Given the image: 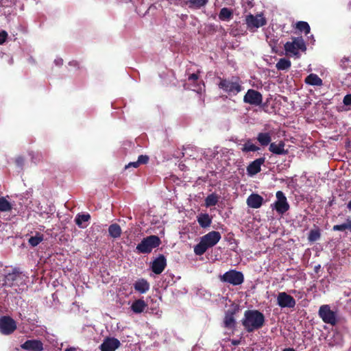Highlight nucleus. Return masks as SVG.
<instances>
[{
	"instance_id": "1",
	"label": "nucleus",
	"mask_w": 351,
	"mask_h": 351,
	"mask_svg": "<svg viewBox=\"0 0 351 351\" xmlns=\"http://www.w3.org/2000/svg\"><path fill=\"white\" fill-rule=\"evenodd\" d=\"M265 323L263 313L258 310H247L244 313L241 324L247 332H253L261 329Z\"/></svg>"
},
{
	"instance_id": "2",
	"label": "nucleus",
	"mask_w": 351,
	"mask_h": 351,
	"mask_svg": "<svg viewBox=\"0 0 351 351\" xmlns=\"http://www.w3.org/2000/svg\"><path fill=\"white\" fill-rule=\"evenodd\" d=\"M29 277L19 267H6L2 285H25Z\"/></svg>"
},
{
	"instance_id": "3",
	"label": "nucleus",
	"mask_w": 351,
	"mask_h": 351,
	"mask_svg": "<svg viewBox=\"0 0 351 351\" xmlns=\"http://www.w3.org/2000/svg\"><path fill=\"white\" fill-rule=\"evenodd\" d=\"M220 232L213 230L204 235L195 247L194 252L196 255L201 256L204 254L208 248L215 246L221 239Z\"/></svg>"
},
{
	"instance_id": "4",
	"label": "nucleus",
	"mask_w": 351,
	"mask_h": 351,
	"mask_svg": "<svg viewBox=\"0 0 351 351\" xmlns=\"http://www.w3.org/2000/svg\"><path fill=\"white\" fill-rule=\"evenodd\" d=\"M219 80L218 87L229 96H235L243 89L241 80L237 76L219 77Z\"/></svg>"
},
{
	"instance_id": "5",
	"label": "nucleus",
	"mask_w": 351,
	"mask_h": 351,
	"mask_svg": "<svg viewBox=\"0 0 351 351\" xmlns=\"http://www.w3.org/2000/svg\"><path fill=\"white\" fill-rule=\"evenodd\" d=\"M161 243L160 238L156 235H150L144 238L139 243L136 250L138 253L149 254L153 249L158 247Z\"/></svg>"
},
{
	"instance_id": "6",
	"label": "nucleus",
	"mask_w": 351,
	"mask_h": 351,
	"mask_svg": "<svg viewBox=\"0 0 351 351\" xmlns=\"http://www.w3.org/2000/svg\"><path fill=\"white\" fill-rule=\"evenodd\" d=\"M219 278L221 282L232 285H241L244 281L243 274L235 269H230Z\"/></svg>"
},
{
	"instance_id": "7",
	"label": "nucleus",
	"mask_w": 351,
	"mask_h": 351,
	"mask_svg": "<svg viewBox=\"0 0 351 351\" xmlns=\"http://www.w3.org/2000/svg\"><path fill=\"white\" fill-rule=\"evenodd\" d=\"M284 47L287 53L293 54L296 56H299V50L302 51L306 50L305 43L302 37L293 38L292 41L287 42Z\"/></svg>"
},
{
	"instance_id": "8",
	"label": "nucleus",
	"mask_w": 351,
	"mask_h": 351,
	"mask_svg": "<svg viewBox=\"0 0 351 351\" xmlns=\"http://www.w3.org/2000/svg\"><path fill=\"white\" fill-rule=\"evenodd\" d=\"M245 23L250 31L254 32L255 29L265 25L267 20L263 14H258L255 16L250 14L245 17Z\"/></svg>"
},
{
	"instance_id": "9",
	"label": "nucleus",
	"mask_w": 351,
	"mask_h": 351,
	"mask_svg": "<svg viewBox=\"0 0 351 351\" xmlns=\"http://www.w3.org/2000/svg\"><path fill=\"white\" fill-rule=\"evenodd\" d=\"M276 197L277 199L271 206L273 207L279 215H283L290 208L287 197L285 193L281 191L276 192Z\"/></svg>"
},
{
	"instance_id": "10",
	"label": "nucleus",
	"mask_w": 351,
	"mask_h": 351,
	"mask_svg": "<svg viewBox=\"0 0 351 351\" xmlns=\"http://www.w3.org/2000/svg\"><path fill=\"white\" fill-rule=\"evenodd\" d=\"M318 315L326 324H330L331 326H335L337 323L335 312L332 311L327 304L322 305L319 307Z\"/></svg>"
},
{
	"instance_id": "11",
	"label": "nucleus",
	"mask_w": 351,
	"mask_h": 351,
	"mask_svg": "<svg viewBox=\"0 0 351 351\" xmlns=\"http://www.w3.org/2000/svg\"><path fill=\"white\" fill-rule=\"evenodd\" d=\"M239 305L233 303L230 308L226 311L225 317L223 319V326L228 329H233L236 325V320L234 318L235 314L239 312Z\"/></svg>"
},
{
	"instance_id": "12",
	"label": "nucleus",
	"mask_w": 351,
	"mask_h": 351,
	"mask_svg": "<svg viewBox=\"0 0 351 351\" xmlns=\"http://www.w3.org/2000/svg\"><path fill=\"white\" fill-rule=\"evenodd\" d=\"M16 329V322L10 316H3L0 318V332L3 335H8Z\"/></svg>"
},
{
	"instance_id": "13",
	"label": "nucleus",
	"mask_w": 351,
	"mask_h": 351,
	"mask_svg": "<svg viewBox=\"0 0 351 351\" xmlns=\"http://www.w3.org/2000/svg\"><path fill=\"white\" fill-rule=\"evenodd\" d=\"M263 101L262 94L254 89H249L244 95L243 101L254 106H259Z\"/></svg>"
},
{
	"instance_id": "14",
	"label": "nucleus",
	"mask_w": 351,
	"mask_h": 351,
	"mask_svg": "<svg viewBox=\"0 0 351 351\" xmlns=\"http://www.w3.org/2000/svg\"><path fill=\"white\" fill-rule=\"evenodd\" d=\"M277 300L278 304L282 308H293L296 304L295 299L285 292L280 293Z\"/></svg>"
},
{
	"instance_id": "15",
	"label": "nucleus",
	"mask_w": 351,
	"mask_h": 351,
	"mask_svg": "<svg viewBox=\"0 0 351 351\" xmlns=\"http://www.w3.org/2000/svg\"><path fill=\"white\" fill-rule=\"evenodd\" d=\"M121 346L120 341L114 337L106 338L100 345L101 351H115Z\"/></svg>"
},
{
	"instance_id": "16",
	"label": "nucleus",
	"mask_w": 351,
	"mask_h": 351,
	"mask_svg": "<svg viewBox=\"0 0 351 351\" xmlns=\"http://www.w3.org/2000/svg\"><path fill=\"white\" fill-rule=\"evenodd\" d=\"M22 349L28 351H43V343L38 339L27 340L21 345Z\"/></svg>"
},
{
	"instance_id": "17",
	"label": "nucleus",
	"mask_w": 351,
	"mask_h": 351,
	"mask_svg": "<svg viewBox=\"0 0 351 351\" xmlns=\"http://www.w3.org/2000/svg\"><path fill=\"white\" fill-rule=\"evenodd\" d=\"M265 158L261 157L250 162L247 167V174L250 176H254L261 170V165L264 164Z\"/></svg>"
},
{
	"instance_id": "18",
	"label": "nucleus",
	"mask_w": 351,
	"mask_h": 351,
	"mask_svg": "<svg viewBox=\"0 0 351 351\" xmlns=\"http://www.w3.org/2000/svg\"><path fill=\"white\" fill-rule=\"evenodd\" d=\"M167 265L166 258L164 255L160 254L152 263V270L156 274H161Z\"/></svg>"
},
{
	"instance_id": "19",
	"label": "nucleus",
	"mask_w": 351,
	"mask_h": 351,
	"mask_svg": "<svg viewBox=\"0 0 351 351\" xmlns=\"http://www.w3.org/2000/svg\"><path fill=\"white\" fill-rule=\"evenodd\" d=\"M263 201L262 196L256 193H252L247 197L246 202L247 206L252 208H259Z\"/></svg>"
},
{
	"instance_id": "20",
	"label": "nucleus",
	"mask_w": 351,
	"mask_h": 351,
	"mask_svg": "<svg viewBox=\"0 0 351 351\" xmlns=\"http://www.w3.org/2000/svg\"><path fill=\"white\" fill-rule=\"evenodd\" d=\"M285 143L283 141H280L278 144L271 143L269 147V151L276 155H287L288 150L285 149Z\"/></svg>"
},
{
	"instance_id": "21",
	"label": "nucleus",
	"mask_w": 351,
	"mask_h": 351,
	"mask_svg": "<svg viewBox=\"0 0 351 351\" xmlns=\"http://www.w3.org/2000/svg\"><path fill=\"white\" fill-rule=\"evenodd\" d=\"M197 222L202 228H206L210 226L212 217L208 213H201L197 216Z\"/></svg>"
},
{
	"instance_id": "22",
	"label": "nucleus",
	"mask_w": 351,
	"mask_h": 351,
	"mask_svg": "<svg viewBox=\"0 0 351 351\" xmlns=\"http://www.w3.org/2000/svg\"><path fill=\"white\" fill-rule=\"evenodd\" d=\"M305 83L311 86H321L323 84L322 80L317 75L311 73L304 80Z\"/></svg>"
},
{
	"instance_id": "23",
	"label": "nucleus",
	"mask_w": 351,
	"mask_h": 351,
	"mask_svg": "<svg viewBox=\"0 0 351 351\" xmlns=\"http://www.w3.org/2000/svg\"><path fill=\"white\" fill-rule=\"evenodd\" d=\"M149 158L147 155H140L137 161L129 162L125 165V169L130 167L138 168L140 165H145L149 162Z\"/></svg>"
},
{
	"instance_id": "24",
	"label": "nucleus",
	"mask_w": 351,
	"mask_h": 351,
	"mask_svg": "<svg viewBox=\"0 0 351 351\" xmlns=\"http://www.w3.org/2000/svg\"><path fill=\"white\" fill-rule=\"evenodd\" d=\"M256 139L262 146H267L271 143V134L269 132L258 133Z\"/></svg>"
},
{
	"instance_id": "25",
	"label": "nucleus",
	"mask_w": 351,
	"mask_h": 351,
	"mask_svg": "<svg viewBox=\"0 0 351 351\" xmlns=\"http://www.w3.org/2000/svg\"><path fill=\"white\" fill-rule=\"evenodd\" d=\"M109 235L113 239H117L121 237L122 230L121 226L117 223H112L108 228Z\"/></svg>"
},
{
	"instance_id": "26",
	"label": "nucleus",
	"mask_w": 351,
	"mask_h": 351,
	"mask_svg": "<svg viewBox=\"0 0 351 351\" xmlns=\"http://www.w3.org/2000/svg\"><path fill=\"white\" fill-rule=\"evenodd\" d=\"M233 17V10L228 8H223L221 9L219 14V19L223 21H228Z\"/></svg>"
},
{
	"instance_id": "27",
	"label": "nucleus",
	"mask_w": 351,
	"mask_h": 351,
	"mask_svg": "<svg viewBox=\"0 0 351 351\" xmlns=\"http://www.w3.org/2000/svg\"><path fill=\"white\" fill-rule=\"evenodd\" d=\"M146 306L145 302L143 300L139 299L132 303L131 309L135 313H141L145 310Z\"/></svg>"
},
{
	"instance_id": "28",
	"label": "nucleus",
	"mask_w": 351,
	"mask_h": 351,
	"mask_svg": "<svg viewBox=\"0 0 351 351\" xmlns=\"http://www.w3.org/2000/svg\"><path fill=\"white\" fill-rule=\"evenodd\" d=\"M44 240V236L41 233L36 232V235L31 237L28 239V243L32 247H36Z\"/></svg>"
},
{
	"instance_id": "29",
	"label": "nucleus",
	"mask_w": 351,
	"mask_h": 351,
	"mask_svg": "<svg viewBox=\"0 0 351 351\" xmlns=\"http://www.w3.org/2000/svg\"><path fill=\"white\" fill-rule=\"evenodd\" d=\"M291 66V62L289 59L280 58L276 64V67L278 71L288 70Z\"/></svg>"
},
{
	"instance_id": "30",
	"label": "nucleus",
	"mask_w": 351,
	"mask_h": 351,
	"mask_svg": "<svg viewBox=\"0 0 351 351\" xmlns=\"http://www.w3.org/2000/svg\"><path fill=\"white\" fill-rule=\"evenodd\" d=\"M208 2V0H189L186 3L189 5V8L199 9L206 5Z\"/></svg>"
},
{
	"instance_id": "31",
	"label": "nucleus",
	"mask_w": 351,
	"mask_h": 351,
	"mask_svg": "<svg viewBox=\"0 0 351 351\" xmlns=\"http://www.w3.org/2000/svg\"><path fill=\"white\" fill-rule=\"evenodd\" d=\"M219 201V196L213 193L208 195L205 199V206L206 207L213 206L217 204Z\"/></svg>"
},
{
	"instance_id": "32",
	"label": "nucleus",
	"mask_w": 351,
	"mask_h": 351,
	"mask_svg": "<svg viewBox=\"0 0 351 351\" xmlns=\"http://www.w3.org/2000/svg\"><path fill=\"white\" fill-rule=\"evenodd\" d=\"M259 147L252 143L251 140L248 139L243 145L241 150L243 152L247 153L250 152H256L259 150Z\"/></svg>"
},
{
	"instance_id": "33",
	"label": "nucleus",
	"mask_w": 351,
	"mask_h": 351,
	"mask_svg": "<svg viewBox=\"0 0 351 351\" xmlns=\"http://www.w3.org/2000/svg\"><path fill=\"white\" fill-rule=\"evenodd\" d=\"M90 219L89 214L77 215L75 219V223L80 228H84L83 222H86Z\"/></svg>"
},
{
	"instance_id": "34",
	"label": "nucleus",
	"mask_w": 351,
	"mask_h": 351,
	"mask_svg": "<svg viewBox=\"0 0 351 351\" xmlns=\"http://www.w3.org/2000/svg\"><path fill=\"white\" fill-rule=\"evenodd\" d=\"M332 230L335 231H345L346 230H348L351 232V219H348L346 220V223L339 225H335L332 227Z\"/></svg>"
},
{
	"instance_id": "35",
	"label": "nucleus",
	"mask_w": 351,
	"mask_h": 351,
	"mask_svg": "<svg viewBox=\"0 0 351 351\" xmlns=\"http://www.w3.org/2000/svg\"><path fill=\"white\" fill-rule=\"evenodd\" d=\"M12 208V204L5 197H0V212L10 211Z\"/></svg>"
},
{
	"instance_id": "36",
	"label": "nucleus",
	"mask_w": 351,
	"mask_h": 351,
	"mask_svg": "<svg viewBox=\"0 0 351 351\" xmlns=\"http://www.w3.org/2000/svg\"><path fill=\"white\" fill-rule=\"evenodd\" d=\"M295 27L299 31L304 32L306 35H307L311 30L308 23L305 21H298L295 25Z\"/></svg>"
},
{
	"instance_id": "37",
	"label": "nucleus",
	"mask_w": 351,
	"mask_h": 351,
	"mask_svg": "<svg viewBox=\"0 0 351 351\" xmlns=\"http://www.w3.org/2000/svg\"><path fill=\"white\" fill-rule=\"evenodd\" d=\"M321 237L320 232L318 229L311 230L309 232L308 239L311 242H314L317 241Z\"/></svg>"
},
{
	"instance_id": "38",
	"label": "nucleus",
	"mask_w": 351,
	"mask_h": 351,
	"mask_svg": "<svg viewBox=\"0 0 351 351\" xmlns=\"http://www.w3.org/2000/svg\"><path fill=\"white\" fill-rule=\"evenodd\" d=\"M341 66L343 70L347 71V74H351V71H348V67L349 66L351 69V61L348 58H343L341 61Z\"/></svg>"
},
{
	"instance_id": "39",
	"label": "nucleus",
	"mask_w": 351,
	"mask_h": 351,
	"mask_svg": "<svg viewBox=\"0 0 351 351\" xmlns=\"http://www.w3.org/2000/svg\"><path fill=\"white\" fill-rule=\"evenodd\" d=\"M15 164L18 167L22 169L25 165L24 157H23L21 156L16 157L15 159Z\"/></svg>"
},
{
	"instance_id": "40",
	"label": "nucleus",
	"mask_w": 351,
	"mask_h": 351,
	"mask_svg": "<svg viewBox=\"0 0 351 351\" xmlns=\"http://www.w3.org/2000/svg\"><path fill=\"white\" fill-rule=\"evenodd\" d=\"M199 71H198L197 73H192V74H190L188 77V80L189 82H196L198 79H199Z\"/></svg>"
},
{
	"instance_id": "41",
	"label": "nucleus",
	"mask_w": 351,
	"mask_h": 351,
	"mask_svg": "<svg viewBox=\"0 0 351 351\" xmlns=\"http://www.w3.org/2000/svg\"><path fill=\"white\" fill-rule=\"evenodd\" d=\"M8 37V34L5 31H2L0 32V45L3 44Z\"/></svg>"
},
{
	"instance_id": "42",
	"label": "nucleus",
	"mask_w": 351,
	"mask_h": 351,
	"mask_svg": "<svg viewBox=\"0 0 351 351\" xmlns=\"http://www.w3.org/2000/svg\"><path fill=\"white\" fill-rule=\"evenodd\" d=\"M343 102L346 106L351 105V94L346 95L343 98Z\"/></svg>"
},
{
	"instance_id": "43",
	"label": "nucleus",
	"mask_w": 351,
	"mask_h": 351,
	"mask_svg": "<svg viewBox=\"0 0 351 351\" xmlns=\"http://www.w3.org/2000/svg\"><path fill=\"white\" fill-rule=\"evenodd\" d=\"M69 65L75 67L76 69H80V64L77 60H72L69 62Z\"/></svg>"
},
{
	"instance_id": "44",
	"label": "nucleus",
	"mask_w": 351,
	"mask_h": 351,
	"mask_svg": "<svg viewBox=\"0 0 351 351\" xmlns=\"http://www.w3.org/2000/svg\"><path fill=\"white\" fill-rule=\"evenodd\" d=\"M135 289L137 290L138 292L143 293H145L148 289L149 287H134Z\"/></svg>"
},
{
	"instance_id": "45",
	"label": "nucleus",
	"mask_w": 351,
	"mask_h": 351,
	"mask_svg": "<svg viewBox=\"0 0 351 351\" xmlns=\"http://www.w3.org/2000/svg\"><path fill=\"white\" fill-rule=\"evenodd\" d=\"M55 63L58 66H61L63 64V60L61 58L55 60Z\"/></svg>"
},
{
	"instance_id": "46",
	"label": "nucleus",
	"mask_w": 351,
	"mask_h": 351,
	"mask_svg": "<svg viewBox=\"0 0 351 351\" xmlns=\"http://www.w3.org/2000/svg\"><path fill=\"white\" fill-rule=\"evenodd\" d=\"M134 285L138 286V285H147V283L146 281H143L142 282H136Z\"/></svg>"
},
{
	"instance_id": "47",
	"label": "nucleus",
	"mask_w": 351,
	"mask_h": 351,
	"mask_svg": "<svg viewBox=\"0 0 351 351\" xmlns=\"http://www.w3.org/2000/svg\"><path fill=\"white\" fill-rule=\"evenodd\" d=\"M240 343V341L239 340H232V344L234 345V346H237Z\"/></svg>"
},
{
	"instance_id": "48",
	"label": "nucleus",
	"mask_w": 351,
	"mask_h": 351,
	"mask_svg": "<svg viewBox=\"0 0 351 351\" xmlns=\"http://www.w3.org/2000/svg\"><path fill=\"white\" fill-rule=\"evenodd\" d=\"M320 268H321L320 265H318L315 266V271L316 273H317V272L319 271V270L320 269Z\"/></svg>"
},
{
	"instance_id": "49",
	"label": "nucleus",
	"mask_w": 351,
	"mask_h": 351,
	"mask_svg": "<svg viewBox=\"0 0 351 351\" xmlns=\"http://www.w3.org/2000/svg\"><path fill=\"white\" fill-rule=\"evenodd\" d=\"M282 351H295V350L292 348H285Z\"/></svg>"
},
{
	"instance_id": "50",
	"label": "nucleus",
	"mask_w": 351,
	"mask_h": 351,
	"mask_svg": "<svg viewBox=\"0 0 351 351\" xmlns=\"http://www.w3.org/2000/svg\"><path fill=\"white\" fill-rule=\"evenodd\" d=\"M347 208L351 210V200L348 202V203L347 204Z\"/></svg>"
},
{
	"instance_id": "51",
	"label": "nucleus",
	"mask_w": 351,
	"mask_h": 351,
	"mask_svg": "<svg viewBox=\"0 0 351 351\" xmlns=\"http://www.w3.org/2000/svg\"><path fill=\"white\" fill-rule=\"evenodd\" d=\"M64 351H74V350L72 349H66Z\"/></svg>"
}]
</instances>
